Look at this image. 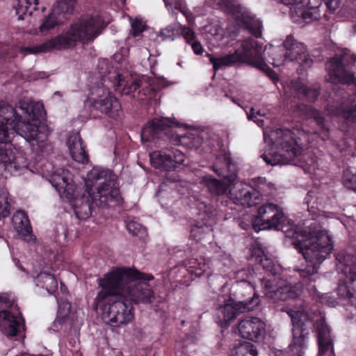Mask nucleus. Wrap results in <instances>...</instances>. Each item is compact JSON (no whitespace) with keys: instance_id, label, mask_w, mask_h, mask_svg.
I'll return each mask as SVG.
<instances>
[{"instance_id":"45","label":"nucleus","mask_w":356,"mask_h":356,"mask_svg":"<svg viewBox=\"0 0 356 356\" xmlns=\"http://www.w3.org/2000/svg\"><path fill=\"white\" fill-rule=\"evenodd\" d=\"M342 181L347 188L356 190V175L353 174L349 169L343 172Z\"/></svg>"},{"instance_id":"12","label":"nucleus","mask_w":356,"mask_h":356,"mask_svg":"<svg viewBox=\"0 0 356 356\" xmlns=\"http://www.w3.org/2000/svg\"><path fill=\"white\" fill-rule=\"evenodd\" d=\"M218 4L223 11L234 15L238 24L252 35L257 38L261 35V22L246 8L235 0H220Z\"/></svg>"},{"instance_id":"18","label":"nucleus","mask_w":356,"mask_h":356,"mask_svg":"<svg viewBox=\"0 0 356 356\" xmlns=\"http://www.w3.org/2000/svg\"><path fill=\"white\" fill-rule=\"evenodd\" d=\"M240 47L235 50L240 57L241 63H247L258 69H265L266 64L262 57V47L252 38H247L240 42Z\"/></svg>"},{"instance_id":"17","label":"nucleus","mask_w":356,"mask_h":356,"mask_svg":"<svg viewBox=\"0 0 356 356\" xmlns=\"http://www.w3.org/2000/svg\"><path fill=\"white\" fill-rule=\"evenodd\" d=\"M150 162L152 166L167 171H170L182 164L185 155L175 147L155 151L149 154Z\"/></svg>"},{"instance_id":"56","label":"nucleus","mask_w":356,"mask_h":356,"mask_svg":"<svg viewBox=\"0 0 356 356\" xmlns=\"http://www.w3.org/2000/svg\"><path fill=\"white\" fill-rule=\"evenodd\" d=\"M260 70L262 71H265L267 73V74L268 75V76L270 77V79L272 80H273L274 81L278 80L277 74L273 70H271L267 65H266V67H265V69H260Z\"/></svg>"},{"instance_id":"41","label":"nucleus","mask_w":356,"mask_h":356,"mask_svg":"<svg viewBox=\"0 0 356 356\" xmlns=\"http://www.w3.org/2000/svg\"><path fill=\"white\" fill-rule=\"evenodd\" d=\"M65 21L66 18L63 17L62 15L54 14V10H52L48 17L40 26V30L41 31L50 30L56 26L63 24Z\"/></svg>"},{"instance_id":"1","label":"nucleus","mask_w":356,"mask_h":356,"mask_svg":"<svg viewBox=\"0 0 356 356\" xmlns=\"http://www.w3.org/2000/svg\"><path fill=\"white\" fill-rule=\"evenodd\" d=\"M288 237L296 241L293 245L307 262L305 266L296 268L302 284L309 285L314 280L311 277L316 274L319 266L333 250L332 241L327 230L316 222H312L304 229L294 227L285 231Z\"/></svg>"},{"instance_id":"58","label":"nucleus","mask_w":356,"mask_h":356,"mask_svg":"<svg viewBox=\"0 0 356 356\" xmlns=\"http://www.w3.org/2000/svg\"><path fill=\"white\" fill-rule=\"evenodd\" d=\"M166 7L170 8L175 6L176 8L180 6L178 0H163Z\"/></svg>"},{"instance_id":"51","label":"nucleus","mask_w":356,"mask_h":356,"mask_svg":"<svg viewBox=\"0 0 356 356\" xmlns=\"http://www.w3.org/2000/svg\"><path fill=\"white\" fill-rule=\"evenodd\" d=\"M234 288L239 291H245L246 292H252V287L250 284L243 280L237 282Z\"/></svg>"},{"instance_id":"49","label":"nucleus","mask_w":356,"mask_h":356,"mask_svg":"<svg viewBox=\"0 0 356 356\" xmlns=\"http://www.w3.org/2000/svg\"><path fill=\"white\" fill-rule=\"evenodd\" d=\"M131 29L130 33L136 37L139 35L145 29L146 25L145 22L140 19H135L131 22Z\"/></svg>"},{"instance_id":"27","label":"nucleus","mask_w":356,"mask_h":356,"mask_svg":"<svg viewBox=\"0 0 356 356\" xmlns=\"http://www.w3.org/2000/svg\"><path fill=\"white\" fill-rule=\"evenodd\" d=\"M92 195L90 193L83 194L80 197H76V191L72 199L67 200L74 209L76 217L80 220H86L88 218L93 209L95 203L92 202Z\"/></svg>"},{"instance_id":"42","label":"nucleus","mask_w":356,"mask_h":356,"mask_svg":"<svg viewBox=\"0 0 356 356\" xmlns=\"http://www.w3.org/2000/svg\"><path fill=\"white\" fill-rule=\"evenodd\" d=\"M232 356H257V351L252 343L243 342L234 348Z\"/></svg>"},{"instance_id":"32","label":"nucleus","mask_w":356,"mask_h":356,"mask_svg":"<svg viewBox=\"0 0 356 356\" xmlns=\"http://www.w3.org/2000/svg\"><path fill=\"white\" fill-rule=\"evenodd\" d=\"M289 90L294 92L298 97L300 95L309 102L315 101L318 95V89L316 87L312 88L306 86L300 80H292L289 86Z\"/></svg>"},{"instance_id":"62","label":"nucleus","mask_w":356,"mask_h":356,"mask_svg":"<svg viewBox=\"0 0 356 356\" xmlns=\"http://www.w3.org/2000/svg\"><path fill=\"white\" fill-rule=\"evenodd\" d=\"M14 262L15 263L16 266H18L22 271H24V268L20 265L19 261L18 259H15Z\"/></svg>"},{"instance_id":"47","label":"nucleus","mask_w":356,"mask_h":356,"mask_svg":"<svg viewBox=\"0 0 356 356\" xmlns=\"http://www.w3.org/2000/svg\"><path fill=\"white\" fill-rule=\"evenodd\" d=\"M18 113V109L21 110L22 112L26 115L29 118L33 119L38 114L34 113L35 106L32 104H29L27 102L21 101L19 102V105L16 108H13Z\"/></svg>"},{"instance_id":"48","label":"nucleus","mask_w":356,"mask_h":356,"mask_svg":"<svg viewBox=\"0 0 356 356\" xmlns=\"http://www.w3.org/2000/svg\"><path fill=\"white\" fill-rule=\"evenodd\" d=\"M261 286L264 294L269 298H272L270 295H274L277 289L276 285L273 283V281L264 279L261 280Z\"/></svg>"},{"instance_id":"52","label":"nucleus","mask_w":356,"mask_h":356,"mask_svg":"<svg viewBox=\"0 0 356 356\" xmlns=\"http://www.w3.org/2000/svg\"><path fill=\"white\" fill-rule=\"evenodd\" d=\"M182 34L188 43L192 42L195 38L194 32L189 28L184 27L182 31Z\"/></svg>"},{"instance_id":"9","label":"nucleus","mask_w":356,"mask_h":356,"mask_svg":"<svg viewBox=\"0 0 356 356\" xmlns=\"http://www.w3.org/2000/svg\"><path fill=\"white\" fill-rule=\"evenodd\" d=\"M0 309L1 331L8 337L18 335L24 330V323L13 293L0 295Z\"/></svg>"},{"instance_id":"22","label":"nucleus","mask_w":356,"mask_h":356,"mask_svg":"<svg viewBox=\"0 0 356 356\" xmlns=\"http://www.w3.org/2000/svg\"><path fill=\"white\" fill-rule=\"evenodd\" d=\"M330 115H341L349 121H356V92L351 95H343L327 105L326 108Z\"/></svg>"},{"instance_id":"31","label":"nucleus","mask_w":356,"mask_h":356,"mask_svg":"<svg viewBox=\"0 0 356 356\" xmlns=\"http://www.w3.org/2000/svg\"><path fill=\"white\" fill-rule=\"evenodd\" d=\"M58 309L57 317L54 322V327L56 331L64 328L70 327L72 325L73 320L70 316L71 305L68 302H58Z\"/></svg>"},{"instance_id":"15","label":"nucleus","mask_w":356,"mask_h":356,"mask_svg":"<svg viewBox=\"0 0 356 356\" xmlns=\"http://www.w3.org/2000/svg\"><path fill=\"white\" fill-rule=\"evenodd\" d=\"M340 264L344 277L343 283L338 287V293L343 298L349 299L356 307V261L353 256L346 254L340 260Z\"/></svg>"},{"instance_id":"46","label":"nucleus","mask_w":356,"mask_h":356,"mask_svg":"<svg viewBox=\"0 0 356 356\" xmlns=\"http://www.w3.org/2000/svg\"><path fill=\"white\" fill-rule=\"evenodd\" d=\"M127 229L134 236L142 237L146 234L145 228L134 220H131L127 224Z\"/></svg>"},{"instance_id":"2","label":"nucleus","mask_w":356,"mask_h":356,"mask_svg":"<svg viewBox=\"0 0 356 356\" xmlns=\"http://www.w3.org/2000/svg\"><path fill=\"white\" fill-rule=\"evenodd\" d=\"M153 275L141 273L131 268H117L104 277L98 279L101 288L98 300H103L108 295L121 294V298L135 304H150L155 298L154 293L147 281Z\"/></svg>"},{"instance_id":"43","label":"nucleus","mask_w":356,"mask_h":356,"mask_svg":"<svg viewBox=\"0 0 356 356\" xmlns=\"http://www.w3.org/2000/svg\"><path fill=\"white\" fill-rule=\"evenodd\" d=\"M259 262L264 269L269 272L273 275H276L279 270L280 266L275 261L266 254L259 257Z\"/></svg>"},{"instance_id":"21","label":"nucleus","mask_w":356,"mask_h":356,"mask_svg":"<svg viewBox=\"0 0 356 356\" xmlns=\"http://www.w3.org/2000/svg\"><path fill=\"white\" fill-rule=\"evenodd\" d=\"M178 124L167 118H154L143 127L141 132L143 143L150 142L156 138H163L170 132L172 126Z\"/></svg>"},{"instance_id":"61","label":"nucleus","mask_w":356,"mask_h":356,"mask_svg":"<svg viewBox=\"0 0 356 356\" xmlns=\"http://www.w3.org/2000/svg\"><path fill=\"white\" fill-rule=\"evenodd\" d=\"M35 106L38 109V115L40 116L43 113L42 105L37 104Z\"/></svg>"},{"instance_id":"8","label":"nucleus","mask_w":356,"mask_h":356,"mask_svg":"<svg viewBox=\"0 0 356 356\" xmlns=\"http://www.w3.org/2000/svg\"><path fill=\"white\" fill-rule=\"evenodd\" d=\"M98 184L97 193L92 195V202L96 207H104L119 196L117 177L111 170L93 168L87 175V184Z\"/></svg>"},{"instance_id":"40","label":"nucleus","mask_w":356,"mask_h":356,"mask_svg":"<svg viewBox=\"0 0 356 356\" xmlns=\"http://www.w3.org/2000/svg\"><path fill=\"white\" fill-rule=\"evenodd\" d=\"M270 296L276 300H286L296 298L297 294L291 285L284 284L277 287L274 295Z\"/></svg>"},{"instance_id":"23","label":"nucleus","mask_w":356,"mask_h":356,"mask_svg":"<svg viewBox=\"0 0 356 356\" xmlns=\"http://www.w3.org/2000/svg\"><path fill=\"white\" fill-rule=\"evenodd\" d=\"M194 208L197 210L196 214L199 216V219L203 222L205 227L202 225H195L191 229V234L193 236L205 232L209 229L211 222L214 220L216 210L206 200L202 198L194 197Z\"/></svg>"},{"instance_id":"20","label":"nucleus","mask_w":356,"mask_h":356,"mask_svg":"<svg viewBox=\"0 0 356 356\" xmlns=\"http://www.w3.org/2000/svg\"><path fill=\"white\" fill-rule=\"evenodd\" d=\"M49 181L60 194L62 198H73L76 188L73 181L72 175L68 170L57 168L49 175Z\"/></svg>"},{"instance_id":"35","label":"nucleus","mask_w":356,"mask_h":356,"mask_svg":"<svg viewBox=\"0 0 356 356\" xmlns=\"http://www.w3.org/2000/svg\"><path fill=\"white\" fill-rule=\"evenodd\" d=\"M209 61L213 65V70L215 71L218 70L220 68L225 67H230L236 63H241L238 53L234 51L232 54H226L224 56L214 57L211 55H209Z\"/></svg>"},{"instance_id":"64","label":"nucleus","mask_w":356,"mask_h":356,"mask_svg":"<svg viewBox=\"0 0 356 356\" xmlns=\"http://www.w3.org/2000/svg\"><path fill=\"white\" fill-rule=\"evenodd\" d=\"M15 356H31V355H29L26 353H21V354L15 355Z\"/></svg>"},{"instance_id":"34","label":"nucleus","mask_w":356,"mask_h":356,"mask_svg":"<svg viewBox=\"0 0 356 356\" xmlns=\"http://www.w3.org/2000/svg\"><path fill=\"white\" fill-rule=\"evenodd\" d=\"M15 230L22 237H26L31 233V227L26 213L22 211H17L13 216Z\"/></svg>"},{"instance_id":"30","label":"nucleus","mask_w":356,"mask_h":356,"mask_svg":"<svg viewBox=\"0 0 356 356\" xmlns=\"http://www.w3.org/2000/svg\"><path fill=\"white\" fill-rule=\"evenodd\" d=\"M292 112L294 115L302 119H313L320 129L327 131L323 117L312 106L304 104H298L292 108Z\"/></svg>"},{"instance_id":"63","label":"nucleus","mask_w":356,"mask_h":356,"mask_svg":"<svg viewBox=\"0 0 356 356\" xmlns=\"http://www.w3.org/2000/svg\"><path fill=\"white\" fill-rule=\"evenodd\" d=\"M196 259H193L190 261V264H191V268H196Z\"/></svg>"},{"instance_id":"26","label":"nucleus","mask_w":356,"mask_h":356,"mask_svg":"<svg viewBox=\"0 0 356 356\" xmlns=\"http://www.w3.org/2000/svg\"><path fill=\"white\" fill-rule=\"evenodd\" d=\"M16 117L17 120L13 122V128L22 136L24 138L29 142L33 140H42L41 136V127L31 122H26L24 120H22V115L16 111Z\"/></svg>"},{"instance_id":"36","label":"nucleus","mask_w":356,"mask_h":356,"mask_svg":"<svg viewBox=\"0 0 356 356\" xmlns=\"http://www.w3.org/2000/svg\"><path fill=\"white\" fill-rule=\"evenodd\" d=\"M140 86V81L138 79L125 82L121 74H117L114 77L113 87L115 90H120L123 95H130L134 92Z\"/></svg>"},{"instance_id":"50","label":"nucleus","mask_w":356,"mask_h":356,"mask_svg":"<svg viewBox=\"0 0 356 356\" xmlns=\"http://www.w3.org/2000/svg\"><path fill=\"white\" fill-rule=\"evenodd\" d=\"M176 35V30L172 25H169L165 29L160 31L158 36H160L163 40L170 39L173 40Z\"/></svg>"},{"instance_id":"6","label":"nucleus","mask_w":356,"mask_h":356,"mask_svg":"<svg viewBox=\"0 0 356 356\" xmlns=\"http://www.w3.org/2000/svg\"><path fill=\"white\" fill-rule=\"evenodd\" d=\"M213 168L219 177L230 184L227 195L234 204L245 207L257 204L261 196L259 191L246 184L235 181L237 177L236 166L229 155L223 154L218 157Z\"/></svg>"},{"instance_id":"33","label":"nucleus","mask_w":356,"mask_h":356,"mask_svg":"<svg viewBox=\"0 0 356 356\" xmlns=\"http://www.w3.org/2000/svg\"><path fill=\"white\" fill-rule=\"evenodd\" d=\"M44 0H13V7L18 15V19H23V15L26 13L31 15L33 10H38V6L42 3Z\"/></svg>"},{"instance_id":"7","label":"nucleus","mask_w":356,"mask_h":356,"mask_svg":"<svg viewBox=\"0 0 356 356\" xmlns=\"http://www.w3.org/2000/svg\"><path fill=\"white\" fill-rule=\"evenodd\" d=\"M99 292L94 303L101 307L104 322L112 327H120L130 323L134 317V307L121 294L108 295L103 300H98Z\"/></svg>"},{"instance_id":"29","label":"nucleus","mask_w":356,"mask_h":356,"mask_svg":"<svg viewBox=\"0 0 356 356\" xmlns=\"http://www.w3.org/2000/svg\"><path fill=\"white\" fill-rule=\"evenodd\" d=\"M67 146L72 158L79 163H87L88 156L85 150L82 139L77 133L70 135L67 140Z\"/></svg>"},{"instance_id":"55","label":"nucleus","mask_w":356,"mask_h":356,"mask_svg":"<svg viewBox=\"0 0 356 356\" xmlns=\"http://www.w3.org/2000/svg\"><path fill=\"white\" fill-rule=\"evenodd\" d=\"M264 115L261 113V111H255L254 108H251L249 112H247V116L249 120H254V118H257V116Z\"/></svg>"},{"instance_id":"53","label":"nucleus","mask_w":356,"mask_h":356,"mask_svg":"<svg viewBox=\"0 0 356 356\" xmlns=\"http://www.w3.org/2000/svg\"><path fill=\"white\" fill-rule=\"evenodd\" d=\"M326 4L327 8L331 11H334L339 6V0H323Z\"/></svg>"},{"instance_id":"25","label":"nucleus","mask_w":356,"mask_h":356,"mask_svg":"<svg viewBox=\"0 0 356 356\" xmlns=\"http://www.w3.org/2000/svg\"><path fill=\"white\" fill-rule=\"evenodd\" d=\"M316 327L319 346L318 356H335L330 330L323 316H320L316 320Z\"/></svg>"},{"instance_id":"11","label":"nucleus","mask_w":356,"mask_h":356,"mask_svg":"<svg viewBox=\"0 0 356 356\" xmlns=\"http://www.w3.org/2000/svg\"><path fill=\"white\" fill-rule=\"evenodd\" d=\"M284 53L274 54L272 64L275 66L284 65L286 60L296 62L304 69L309 68L313 60L309 57L305 45L292 35H288L282 44Z\"/></svg>"},{"instance_id":"13","label":"nucleus","mask_w":356,"mask_h":356,"mask_svg":"<svg viewBox=\"0 0 356 356\" xmlns=\"http://www.w3.org/2000/svg\"><path fill=\"white\" fill-rule=\"evenodd\" d=\"M347 63H355L356 55H337L326 63L330 81L348 85L355 83L356 79L353 72L346 66Z\"/></svg>"},{"instance_id":"60","label":"nucleus","mask_w":356,"mask_h":356,"mask_svg":"<svg viewBox=\"0 0 356 356\" xmlns=\"http://www.w3.org/2000/svg\"><path fill=\"white\" fill-rule=\"evenodd\" d=\"M239 225L242 229H248L250 225V223H248V222H241L239 223Z\"/></svg>"},{"instance_id":"59","label":"nucleus","mask_w":356,"mask_h":356,"mask_svg":"<svg viewBox=\"0 0 356 356\" xmlns=\"http://www.w3.org/2000/svg\"><path fill=\"white\" fill-rule=\"evenodd\" d=\"M252 120L254 122H256L257 124V125L259 126V127H262L264 124V121L262 119L254 118V120Z\"/></svg>"},{"instance_id":"44","label":"nucleus","mask_w":356,"mask_h":356,"mask_svg":"<svg viewBox=\"0 0 356 356\" xmlns=\"http://www.w3.org/2000/svg\"><path fill=\"white\" fill-rule=\"evenodd\" d=\"M10 213V204L8 202V193L6 189H0V219Z\"/></svg>"},{"instance_id":"10","label":"nucleus","mask_w":356,"mask_h":356,"mask_svg":"<svg viewBox=\"0 0 356 356\" xmlns=\"http://www.w3.org/2000/svg\"><path fill=\"white\" fill-rule=\"evenodd\" d=\"M287 314L293 327V339L289 346L290 350L292 356H302L309 334L308 330L313 325V317L307 305H304L300 310L289 309Z\"/></svg>"},{"instance_id":"37","label":"nucleus","mask_w":356,"mask_h":356,"mask_svg":"<svg viewBox=\"0 0 356 356\" xmlns=\"http://www.w3.org/2000/svg\"><path fill=\"white\" fill-rule=\"evenodd\" d=\"M202 182L207 188L209 192L213 195H222L226 194L227 191H229V186L211 176L204 177Z\"/></svg>"},{"instance_id":"5","label":"nucleus","mask_w":356,"mask_h":356,"mask_svg":"<svg viewBox=\"0 0 356 356\" xmlns=\"http://www.w3.org/2000/svg\"><path fill=\"white\" fill-rule=\"evenodd\" d=\"M266 143H270L272 147L261 158L268 165H286L292 163L293 159L299 156L302 147L300 139L290 129H279L270 131L268 138L264 135Z\"/></svg>"},{"instance_id":"24","label":"nucleus","mask_w":356,"mask_h":356,"mask_svg":"<svg viewBox=\"0 0 356 356\" xmlns=\"http://www.w3.org/2000/svg\"><path fill=\"white\" fill-rule=\"evenodd\" d=\"M266 325L257 317H247L240 321L238 330L239 334L244 339L258 341L265 333Z\"/></svg>"},{"instance_id":"28","label":"nucleus","mask_w":356,"mask_h":356,"mask_svg":"<svg viewBox=\"0 0 356 356\" xmlns=\"http://www.w3.org/2000/svg\"><path fill=\"white\" fill-rule=\"evenodd\" d=\"M320 6V0H300L295 7V11L298 16L309 23L319 19Z\"/></svg>"},{"instance_id":"57","label":"nucleus","mask_w":356,"mask_h":356,"mask_svg":"<svg viewBox=\"0 0 356 356\" xmlns=\"http://www.w3.org/2000/svg\"><path fill=\"white\" fill-rule=\"evenodd\" d=\"M277 3H282L286 6H293L294 8L298 3V0H274Z\"/></svg>"},{"instance_id":"38","label":"nucleus","mask_w":356,"mask_h":356,"mask_svg":"<svg viewBox=\"0 0 356 356\" xmlns=\"http://www.w3.org/2000/svg\"><path fill=\"white\" fill-rule=\"evenodd\" d=\"M38 286L45 289L48 293H53L58 286V282L56 278L47 273H40L35 279Z\"/></svg>"},{"instance_id":"14","label":"nucleus","mask_w":356,"mask_h":356,"mask_svg":"<svg viewBox=\"0 0 356 356\" xmlns=\"http://www.w3.org/2000/svg\"><path fill=\"white\" fill-rule=\"evenodd\" d=\"M258 303V299L254 298L236 301L231 298H226L222 296L218 300L216 315L220 321L228 324L239 314L252 310Z\"/></svg>"},{"instance_id":"19","label":"nucleus","mask_w":356,"mask_h":356,"mask_svg":"<svg viewBox=\"0 0 356 356\" xmlns=\"http://www.w3.org/2000/svg\"><path fill=\"white\" fill-rule=\"evenodd\" d=\"M283 218L284 213L277 205L266 204L258 209L254 227L255 229L256 226H259V229H277Z\"/></svg>"},{"instance_id":"39","label":"nucleus","mask_w":356,"mask_h":356,"mask_svg":"<svg viewBox=\"0 0 356 356\" xmlns=\"http://www.w3.org/2000/svg\"><path fill=\"white\" fill-rule=\"evenodd\" d=\"M76 0H56L52 10L54 14L62 15L67 19V16L74 11Z\"/></svg>"},{"instance_id":"4","label":"nucleus","mask_w":356,"mask_h":356,"mask_svg":"<svg viewBox=\"0 0 356 356\" xmlns=\"http://www.w3.org/2000/svg\"><path fill=\"white\" fill-rule=\"evenodd\" d=\"M16 111L4 101H0V168L11 173L26 169L28 165L24 152L11 143L13 131L7 126L13 127L17 120Z\"/></svg>"},{"instance_id":"16","label":"nucleus","mask_w":356,"mask_h":356,"mask_svg":"<svg viewBox=\"0 0 356 356\" xmlns=\"http://www.w3.org/2000/svg\"><path fill=\"white\" fill-rule=\"evenodd\" d=\"M91 95L89 101L95 109L111 118H115L119 115L120 104L118 99L111 95L108 88L104 86H98L92 89Z\"/></svg>"},{"instance_id":"54","label":"nucleus","mask_w":356,"mask_h":356,"mask_svg":"<svg viewBox=\"0 0 356 356\" xmlns=\"http://www.w3.org/2000/svg\"><path fill=\"white\" fill-rule=\"evenodd\" d=\"M191 44L195 54L199 55L203 52L204 49L199 41L195 40L191 42Z\"/></svg>"},{"instance_id":"3","label":"nucleus","mask_w":356,"mask_h":356,"mask_svg":"<svg viewBox=\"0 0 356 356\" xmlns=\"http://www.w3.org/2000/svg\"><path fill=\"white\" fill-rule=\"evenodd\" d=\"M103 20L96 13L83 15L60 35L33 47L22 49L24 54L47 52L53 49H67L79 43L87 44L92 42L102 33Z\"/></svg>"}]
</instances>
